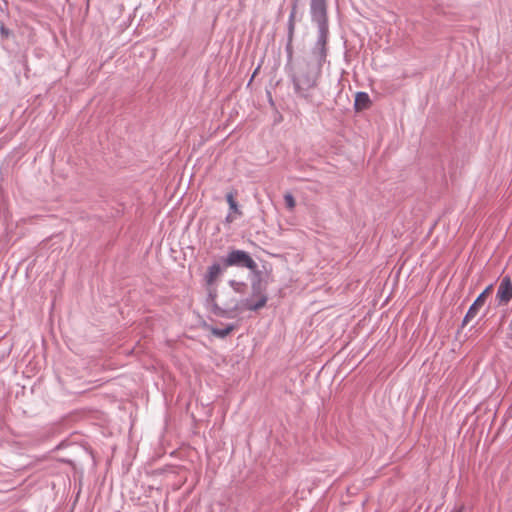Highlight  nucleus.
<instances>
[{
  "instance_id": "nucleus-1",
  "label": "nucleus",
  "mask_w": 512,
  "mask_h": 512,
  "mask_svg": "<svg viewBox=\"0 0 512 512\" xmlns=\"http://www.w3.org/2000/svg\"><path fill=\"white\" fill-rule=\"evenodd\" d=\"M252 290L253 296L251 298L242 300L241 302L236 299H231L229 302L224 303L223 306H220L216 302L215 290L210 289L207 302L211 311L215 315L225 318H233L237 311H257L266 305L268 297L264 292L265 289L262 287L260 279L252 283Z\"/></svg>"
},
{
  "instance_id": "nucleus-2",
  "label": "nucleus",
  "mask_w": 512,
  "mask_h": 512,
  "mask_svg": "<svg viewBox=\"0 0 512 512\" xmlns=\"http://www.w3.org/2000/svg\"><path fill=\"white\" fill-rule=\"evenodd\" d=\"M322 61L315 59L305 63L299 73L293 78L295 91L304 98L309 97L311 89L315 88L321 74Z\"/></svg>"
},
{
  "instance_id": "nucleus-3",
  "label": "nucleus",
  "mask_w": 512,
  "mask_h": 512,
  "mask_svg": "<svg viewBox=\"0 0 512 512\" xmlns=\"http://www.w3.org/2000/svg\"><path fill=\"white\" fill-rule=\"evenodd\" d=\"M224 264L226 267L237 266L245 267L250 270H254L257 267L256 262L249 255V253L243 250L230 251L224 259Z\"/></svg>"
},
{
  "instance_id": "nucleus-4",
  "label": "nucleus",
  "mask_w": 512,
  "mask_h": 512,
  "mask_svg": "<svg viewBox=\"0 0 512 512\" xmlns=\"http://www.w3.org/2000/svg\"><path fill=\"white\" fill-rule=\"evenodd\" d=\"M318 25V40L316 43V48L314 51V57L317 60H320L322 62L325 61L326 58V41H327V35H328V24L327 23H321Z\"/></svg>"
},
{
  "instance_id": "nucleus-5",
  "label": "nucleus",
  "mask_w": 512,
  "mask_h": 512,
  "mask_svg": "<svg viewBox=\"0 0 512 512\" xmlns=\"http://www.w3.org/2000/svg\"><path fill=\"white\" fill-rule=\"evenodd\" d=\"M496 299L499 305H506L512 299V281L508 276L501 280L497 289Z\"/></svg>"
},
{
  "instance_id": "nucleus-6",
  "label": "nucleus",
  "mask_w": 512,
  "mask_h": 512,
  "mask_svg": "<svg viewBox=\"0 0 512 512\" xmlns=\"http://www.w3.org/2000/svg\"><path fill=\"white\" fill-rule=\"evenodd\" d=\"M311 16L317 24L327 23L326 0H311Z\"/></svg>"
},
{
  "instance_id": "nucleus-7",
  "label": "nucleus",
  "mask_w": 512,
  "mask_h": 512,
  "mask_svg": "<svg viewBox=\"0 0 512 512\" xmlns=\"http://www.w3.org/2000/svg\"><path fill=\"white\" fill-rule=\"evenodd\" d=\"M492 285H489L474 301V303L470 306L467 314L464 317V324L467 323L470 319L474 318L481 307L485 304L487 295L491 292Z\"/></svg>"
},
{
  "instance_id": "nucleus-8",
  "label": "nucleus",
  "mask_w": 512,
  "mask_h": 512,
  "mask_svg": "<svg viewBox=\"0 0 512 512\" xmlns=\"http://www.w3.org/2000/svg\"><path fill=\"white\" fill-rule=\"evenodd\" d=\"M224 268L219 263H214L208 267L205 274V282L208 286H213L222 275Z\"/></svg>"
},
{
  "instance_id": "nucleus-9",
  "label": "nucleus",
  "mask_w": 512,
  "mask_h": 512,
  "mask_svg": "<svg viewBox=\"0 0 512 512\" xmlns=\"http://www.w3.org/2000/svg\"><path fill=\"white\" fill-rule=\"evenodd\" d=\"M370 105V97L365 92H357L355 95V109L356 110H363L368 108Z\"/></svg>"
},
{
  "instance_id": "nucleus-10",
  "label": "nucleus",
  "mask_w": 512,
  "mask_h": 512,
  "mask_svg": "<svg viewBox=\"0 0 512 512\" xmlns=\"http://www.w3.org/2000/svg\"><path fill=\"white\" fill-rule=\"evenodd\" d=\"M226 200H227V203L229 205V208L230 210L236 214V215H242V212L240 211L239 207H238V204L234 198V194L233 193H228L226 195Z\"/></svg>"
},
{
  "instance_id": "nucleus-11",
  "label": "nucleus",
  "mask_w": 512,
  "mask_h": 512,
  "mask_svg": "<svg viewBox=\"0 0 512 512\" xmlns=\"http://www.w3.org/2000/svg\"><path fill=\"white\" fill-rule=\"evenodd\" d=\"M233 330H234V325H228L225 328H213L212 334L217 337L224 338L227 335H229Z\"/></svg>"
},
{
  "instance_id": "nucleus-12",
  "label": "nucleus",
  "mask_w": 512,
  "mask_h": 512,
  "mask_svg": "<svg viewBox=\"0 0 512 512\" xmlns=\"http://www.w3.org/2000/svg\"><path fill=\"white\" fill-rule=\"evenodd\" d=\"M229 285L236 293H243L246 288V284L235 280H230Z\"/></svg>"
},
{
  "instance_id": "nucleus-13",
  "label": "nucleus",
  "mask_w": 512,
  "mask_h": 512,
  "mask_svg": "<svg viewBox=\"0 0 512 512\" xmlns=\"http://www.w3.org/2000/svg\"><path fill=\"white\" fill-rule=\"evenodd\" d=\"M284 201H285L286 207L289 210H293L295 208L296 201H295L294 197L292 196V194H290V193L285 194Z\"/></svg>"
},
{
  "instance_id": "nucleus-14",
  "label": "nucleus",
  "mask_w": 512,
  "mask_h": 512,
  "mask_svg": "<svg viewBox=\"0 0 512 512\" xmlns=\"http://www.w3.org/2000/svg\"><path fill=\"white\" fill-rule=\"evenodd\" d=\"M0 33H1L2 37L7 38L9 36V34H10V31L4 25H1L0 26Z\"/></svg>"
},
{
  "instance_id": "nucleus-15",
  "label": "nucleus",
  "mask_w": 512,
  "mask_h": 512,
  "mask_svg": "<svg viewBox=\"0 0 512 512\" xmlns=\"http://www.w3.org/2000/svg\"><path fill=\"white\" fill-rule=\"evenodd\" d=\"M235 220V217L232 215V213L228 214L226 217V222L231 223Z\"/></svg>"
},
{
  "instance_id": "nucleus-16",
  "label": "nucleus",
  "mask_w": 512,
  "mask_h": 512,
  "mask_svg": "<svg viewBox=\"0 0 512 512\" xmlns=\"http://www.w3.org/2000/svg\"><path fill=\"white\" fill-rule=\"evenodd\" d=\"M293 30H294V22L289 21V33H290V35H292Z\"/></svg>"
},
{
  "instance_id": "nucleus-17",
  "label": "nucleus",
  "mask_w": 512,
  "mask_h": 512,
  "mask_svg": "<svg viewBox=\"0 0 512 512\" xmlns=\"http://www.w3.org/2000/svg\"><path fill=\"white\" fill-rule=\"evenodd\" d=\"M294 17H295V8H293L292 12L290 13L289 21L294 22Z\"/></svg>"
},
{
  "instance_id": "nucleus-18",
  "label": "nucleus",
  "mask_w": 512,
  "mask_h": 512,
  "mask_svg": "<svg viewBox=\"0 0 512 512\" xmlns=\"http://www.w3.org/2000/svg\"><path fill=\"white\" fill-rule=\"evenodd\" d=\"M451 512H463V508H462V507L455 508V509H454V510H452Z\"/></svg>"
}]
</instances>
